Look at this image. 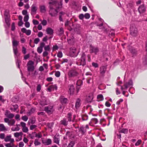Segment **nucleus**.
Wrapping results in <instances>:
<instances>
[{
  "label": "nucleus",
  "mask_w": 147,
  "mask_h": 147,
  "mask_svg": "<svg viewBox=\"0 0 147 147\" xmlns=\"http://www.w3.org/2000/svg\"><path fill=\"white\" fill-rule=\"evenodd\" d=\"M63 54L61 52H59L58 53L57 56L58 57L61 58L62 57Z\"/></svg>",
  "instance_id": "4d7b16f0"
},
{
  "label": "nucleus",
  "mask_w": 147,
  "mask_h": 147,
  "mask_svg": "<svg viewBox=\"0 0 147 147\" xmlns=\"http://www.w3.org/2000/svg\"><path fill=\"white\" fill-rule=\"evenodd\" d=\"M74 88L73 85H70L69 87V92L70 94H73L74 91Z\"/></svg>",
  "instance_id": "6ab92c4d"
},
{
  "label": "nucleus",
  "mask_w": 147,
  "mask_h": 147,
  "mask_svg": "<svg viewBox=\"0 0 147 147\" xmlns=\"http://www.w3.org/2000/svg\"><path fill=\"white\" fill-rule=\"evenodd\" d=\"M40 103L41 105L44 106L47 105L48 103L46 99L45 98L41 101Z\"/></svg>",
  "instance_id": "a878e982"
},
{
  "label": "nucleus",
  "mask_w": 147,
  "mask_h": 147,
  "mask_svg": "<svg viewBox=\"0 0 147 147\" xmlns=\"http://www.w3.org/2000/svg\"><path fill=\"white\" fill-rule=\"evenodd\" d=\"M32 22L34 25H37L39 24V22L37 20H33Z\"/></svg>",
  "instance_id": "052dcab7"
},
{
  "label": "nucleus",
  "mask_w": 147,
  "mask_h": 147,
  "mask_svg": "<svg viewBox=\"0 0 147 147\" xmlns=\"http://www.w3.org/2000/svg\"><path fill=\"white\" fill-rule=\"evenodd\" d=\"M133 85V82L132 80H129L128 82L125 84L124 85L125 88L127 89L130 86H132Z\"/></svg>",
  "instance_id": "f3484780"
},
{
  "label": "nucleus",
  "mask_w": 147,
  "mask_h": 147,
  "mask_svg": "<svg viewBox=\"0 0 147 147\" xmlns=\"http://www.w3.org/2000/svg\"><path fill=\"white\" fill-rule=\"evenodd\" d=\"M18 125H20L17 124L16 125V127H15V128H14V127H12L11 128V130L13 131H19L20 130V128L18 127Z\"/></svg>",
  "instance_id": "c756f323"
},
{
  "label": "nucleus",
  "mask_w": 147,
  "mask_h": 147,
  "mask_svg": "<svg viewBox=\"0 0 147 147\" xmlns=\"http://www.w3.org/2000/svg\"><path fill=\"white\" fill-rule=\"evenodd\" d=\"M42 136V134L41 132L36 133L35 132V137L38 138H41Z\"/></svg>",
  "instance_id": "c9c22d12"
},
{
  "label": "nucleus",
  "mask_w": 147,
  "mask_h": 147,
  "mask_svg": "<svg viewBox=\"0 0 147 147\" xmlns=\"http://www.w3.org/2000/svg\"><path fill=\"white\" fill-rule=\"evenodd\" d=\"M143 63L145 65H147V55L145 56L143 59Z\"/></svg>",
  "instance_id": "2f4dec72"
},
{
  "label": "nucleus",
  "mask_w": 147,
  "mask_h": 147,
  "mask_svg": "<svg viewBox=\"0 0 147 147\" xmlns=\"http://www.w3.org/2000/svg\"><path fill=\"white\" fill-rule=\"evenodd\" d=\"M80 131H81L82 133L83 134H84L85 132L86 131V130L83 127H81L80 128Z\"/></svg>",
  "instance_id": "a19ab883"
},
{
  "label": "nucleus",
  "mask_w": 147,
  "mask_h": 147,
  "mask_svg": "<svg viewBox=\"0 0 147 147\" xmlns=\"http://www.w3.org/2000/svg\"><path fill=\"white\" fill-rule=\"evenodd\" d=\"M93 97L92 94H90L86 98V101L88 102H92Z\"/></svg>",
  "instance_id": "a211bd4d"
},
{
  "label": "nucleus",
  "mask_w": 147,
  "mask_h": 147,
  "mask_svg": "<svg viewBox=\"0 0 147 147\" xmlns=\"http://www.w3.org/2000/svg\"><path fill=\"white\" fill-rule=\"evenodd\" d=\"M40 8L41 12L44 13L46 12V7L45 5H42L40 6Z\"/></svg>",
  "instance_id": "b1692460"
},
{
  "label": "nucleus",
  "mask_w": 147,
  "mask_h": 147,
  "mask_svg": "<svg viewBox=\"0 0 147 147\" xmlns=\"http://www.w3.org/2000/svg\"><path fill=\"white\" fill-rule=\"evenodd\" d=\"M141 142V140H138L136 143L135 145L136 146H137L140 145Z\"/></svg>",
  "instance_id": "69168bd1"
},
{
  "label": "nucleus",
  "mask_w": 147,
  "mask_h": 147,
  "mask_svg": "<svg viewBox=\"0 0 147 147\" xmlns=\"http://www.w3.org/2000/svg\"><path fill=\"white\" fill-rule=\"evenodd\" d=\"M13 45V46H17L18 45L19 42L16 40H14L12 42Z\"/></svg>",
  "instance_id": "58836bf2"
},
{
  "label": "nucleus",
  "mask_w": 147,
  "mask_h": 147,
  "mask_svg": "<svg viewBox=\"0 0 147 147\" xmlns=\"http://www.w3.org/2000/svg\"><path fill=\"white\" fill-rule=\"evenodd\" d=\"M107 68V66H102L100 68V73L102 75H103L105 73Z\"/></svg>",
  "instance_id": "4468645a"
},
{
  "label": "nucleus",
  "mask_w": 147,
  "mask_h": 147,
  "mask_svg": "<svg viewBox=\"0 0 147 147\" xmlns=\"http://www.w3.org/2000/svg\"><path fill=\"white\" fill-rule=\"evenodd\" d=\"M11 135L7 136L4 138V141L6 142H10V143L6 144L5 146L6 147H14L15 145L14 143L15 142L13 138H12Z\"/></svg>",
  "instance_id": "f257e3e1"
},
{
  "label": "nucleus",
  "mask_w": 147,
  "mask_h": 147,
  "mask_svg": "<svg viewBox=\"0 0 147 147\" xmlns=\"http://www.w3.org/2000/svg\"><path fill=\"white\" fill-rule=\"evenodd\" d=\"M0 130L1 131H7V129L3 124H0Z\"/></svg>",
  "instance_id": "aec40b11"
},
{
  "label": "nucleus",
  "mask_w": 147,
  "mask_h": 147,
  "mask_svg": "<svg viewBox=\"0 0 147 147\" xmlns=\"http://www.w3.org/2000/svg\"><path fill=\"white\" fill-rule=\"evenodd\" d=\"M5 16V23L8 26H9L10 23V16L9 14V11L7 10H5L4 14Z\"/></svg>",
  "instance_id": "423d86ee"
},
{
  "label": "nucleus",
  "mask_w": 147,
  "mask_h": 147,
  "mask_svg": "<svg viewBox=\"0 0 147 147\" xmlns=\"http://www.w3.org/2000/svg\"><path fill=\"white\" fill-rule=\"evenodd\" d=\"M76 52V49L74 47H72L70 48V52L73 53H75Z\"/></svg>",
  "instance_id": "7c9ffc66"
},
{
  "label": "nucleus",
  "mask_w": 147,
  "mask_h": 147,
  "mask_svg": "<svg viewBox=\"0 0 147 147\" xmlns=\"http://www.w3.org/2000/svg\"><path fill=\"white\" fill-rule=\"evenodd\" d=\"M46 32L48 34L50 35L53 34V30L50 28H48L46 29Z\"/></svg>",
  "instance_id": "412c9836"
},
{
  "label": "nucleus",
  "mask_w": 147,
  "mask_h": 147,
  "mask_svg": "<svg viewBox=\"0 0 147 147\" xmlns=\"http://www.w3.org/2000/svg\"><path fill=\"white\" fill-rule=\"evenodd\" d=\"M58 3L57 0H51V1L49 3V4H51L52 5H55L56 6V4Z\"/></svg>",
  "instance_id": "c85d7f7f"
},
{
  "label": "nucleus",
  "mask_w": 147,
  "mask_h": 147,
  "mask_svg": "<svg viewBox=\"0 0 147 147\" xmlns=\"http://www.w3.org/2000/svg\"><path fill=\"white\" fill-rule=\"evenodd\" d=\"M36 127L37 126L36 125H32L30 126V128L31 130H32L36 128Z\"/></svg>",
  "instance_id": "8fccbe9b"
},
{
  "label": "nucleus",
  "mask_w": 147,
  "mask_h": 147,
  "mask_svg": "<svg viewBox=\"0 0 147 147\" xmlns=\"http://www.w3.org/2000/svg\"><path fill=\"white\" fill-rule=\"evenodd\" d=\"M37 7L36 5L33 4L31 7V14L34 15L36 13Z\"/></svg>",
  "instance_id": "9b49d317"
},
{
  "label": "nucleus",
  "mask_w": 147,
  "mask_h": 147,
  "mask_svg": "<svg viewBox=\"0 0 147 147\" xmlns=\"http://www.w3.org/2000/svg\"><path fill=\"white\" fill-rule=\"evenodd\" d=\"M24 144L22 142H20L19 144V147H23L24 146Z\"/></svg>",
  "instance_id": "0e129e2a"
},
{
  "label": "nucleus",
  "mask_w": 147,
  "mask_h": 147,
  "mask_svg": "<svg viewBox=\"0 0 147 147\" xmlns=\"http://www.w3.org/2000/svg\"><path fill=\"white\" fill-rule=\"evenodd\" d=\"M80 100L79 98L78 99L76 103L75 107L76 108H77L80 106Z\"/></svg>",
  "instance_id": "cd10ccee"
},
{
  "label": "nucleus",
  "mask_w": 147,
  "mask_h": 147,
  "mask_svg": "<svg viewBox=\"0 0 147 147\" xmlns=\"http://www.w3.org/2000/svg\"><path fill=\"white\" fill-rule=\"evenodd\" d=\"M78 74V73L76 70L72 69L69 71L68 73V75L69 78H73L76 77Z\"/></svg>",
  "instance_id": "6e6552de"
},
{
  "label": "nucleus",
  "mask_w": 147,
  "mask_h": 147,
  "mask_svg": "<svg viewBox=\"0 0 147 147\" xmlns=\"http://www.w3.org/2000/svg\"><path fill=\"white\" fill-rule=\"evenodd\" d=\"M34 63L31 60L29 61L27 63V70L28 71L32 72L35 69L34 66Z\"/></svg>",
  "instance_id": "39448f33"
},
{
  "label": "nucleus",
  "mask_w": 147,
  "mask_h": 147,
  "mask_svg": "<svg viewBox=\"0 0 147 147\" xmlns=\"http://www.w3.org/2000/svg\"><path fill=\"white\" fill-rule=\"evenodd\" d=\"M42 51V47H39L37 48V51L39 53H41Z\"/></svg>",
  "instance_id": "de8ad7c7"
},
{
  "label": "nucleus",
  "mask_w": 147,
  "mask_h": 147,
  "mask_svg": "<svg viewBox=\"0 0 147 147\" xmlns=\"http://www.w3.org/2000/svg\"><path fill=\"white\" fill-rule=\"evenodd\" d=\"M5 115L9 119L13 118L14 116L13 114L10 113L9 111L7 110H6L5 111Z\"/></svg>",
  "instance_id": "ddd939ff"
},
{
  "label": "nucleus",
  "mask_w": 147,
  "mask_h": 147,
  "mask_svg": "<svg viewBox=\"0 0 147 147\" xmlns=\"http://www.w3.org/2000/svg\"><path fill=\"white\" fill-rule=\"evenodd\" d=\"M44 110L48 114H51L53 113L54 111L53 106L49 105L45 108Z\"/></svg>",
  "instance_id": "0eeeda50"
},
{
  "label": "nucleus",
  "mask_w": 147,
  "mask_h": 147,
  "mask_svg": "<svg viewBox=\"0 0 147 147\" xmlns=\"http://www.w3.org/2000/svg\"><path fill=\"white\" fill-rule=\"evenodd\" d=\"M41 143L38 141V139H35L34 141V144L35 146L39 145Z\"/></svg>",
  "instance_id": "72a5a7b5"
},
{
  "label": "nucleus",
  "mask_w": 147,
  "mask_h": 147,
  "mask_svg": "<svg viewBox=\"0 0 147 147\" xmlns=\"http://www.w3.org/2000/svg\"><path fill=\"white\" fill-rule=\"evenodd\" d=\"M54 141L55 143L57 144H58L59 142V139L55 136L54 138Z\"/></svg>",
  "instance_id": "09e8293b"
},
{
  "label": "nucleus",
  "mask_w": 147,
  "mask_h": 147,
  "mask_svg": "<svg viewBox=\"0 0 147 147\" xmlns=\"http://www.w3.org/2000/svg\"><path fill=\"white\" fill-rule=\"evenodd\" d=\"M138 30L135 25L131 24L130 27V34L132 36H136L137 35Z\"/></svg>",
  "instance_id": "20e7f679"
},
{
  "label": "nucleus",
  "mask_w": 147,
  "mask_h": 147,
  "mask_svg": "<svg viewBox=\"0 0 147 147\" xmlns=\"http://www.w3.org/2000/svg\"><path fill=\"white\" fill-rule=\"evenodd\" d=\"M55 75L56 77H59L60 75V73L59 71H57L55 72Z\"/></svg>",
  "instance_id": "338daca9"
},
{
  "label": "nucleus",
  "mask_w": 147,
  "mask_h": 147,
  "mask_svg": "<svg viewBox=\"0 0 147 147\" xmlns=\"http://www.w3.org/2000/svg\"><path fill=\"white\" fill-rule=\"evenodd\" d=\"M51 140L50 139H48L45 141L42 140V143L45 145H48L51 144Z\"/></svg>",
  "instance_id": "dca6fc26"
},
{
  "label": "nucleus",
  "mask_w": 147,
  "mask_h": 147,
  "mask_svg": "<svg viewBox=\"0 0 147 147\" xmlns=\"http://www.w3.org/2000/svg\"><path fill=\"white\" fill-rule=\"evenodd\" d=\"M5 135L4 133H2L0 134V138L1 139L5 138Z\"/></svg>",
  "instance_id": "774afa93"
},
{
  "label": "nucleus",
  "mask_w": 147,
  "mask_h": 147,
  "mask_svg": "<svg viewBox=\"0 0 147 147\" xmlns=\"http://www.w3.org/2000/svg\"><path fill=\"white\" fill-rule=\"evenodd\" d=\"M29 120L30 121L31 123L32 124L34 123L35 122V118L33 117L30 118Z\"/></svg>",
  "instance_id": "79ce46f5"
},
{
  "label": "nucleus",
  "mask_w": 147,
  "mask_h": 147,
  "mask_svg": "<svg viewBox=\"0 0 147 147\" xmlns=\"http://www.w3.org/2000/svg\"><path fill=\"white\" fill-rule=\"evenodd\" d=\"M81 28L79 24H77L74 28L75 32H76L77 33L80 34L81 32Z\"/></svg>",
  "instance_id": "2eb2a0df"
},
{
  "label": "nucleus",
  "mask_w": 147,
  "mask_h": 147,
  "mask_svg": "<svg viewBox=\"0 0 147 147\" xmlns=\"http://www.w3.org/2000/svg\"><path fill=\"white\" fill-rule=\"evenodd\" d=\"M23 141L25 143H27L29 141L28 140L26 137H24L23 139Z\"/></svg>",
  "instance_id": "e2e57ef3"
},
{
  "label": "nucleus",
  "mask_w": 147,
  "mask_h": 147,
  "mask_svg": "<svg viewBox=\"0 0 147 147\" xmlns=\"http://www.w3.org/2000/svg\"><path fill=\"white\" fill-rule=\"evenodd\" d=\"M61 123L65 126L67 125V124L66 119H64L61 121Z\"/></svg>",
  "instance_id": "f704fd0d"
},
{
  "label": "nucleus",
  "mask_w": 147,
  "mask_h": 147,
  "mask_svg": "<svg viewBox=\"0 0 147 147\" xmlns=\"http://www.w3.org/2000/svg\"><path fill=\"white\" fill-rule=\"evenodd\" d=\"M15 28V23L14 22H13L11 25V30L12 31H14Z\"/></svg>",
  "instance_id": "13d9d810"
},
{
  "label": "nucleus",
  "mask_w": 147,
  "mask_h": 147,
  "mask_svg": "<svg viewBox=\"0 0 147 147\" xmlns=\"http://www.w3.org/2000/svg\"><path fill=\"white\" fill-rule=\"evenodd\" d=\"M41 24L43 26H45L47 24V21L45 20H43Z\"/></svg>",
  "instance_id": "680f3d73"
},
{
  "label": "nucleus",
  "mask_w": 147,
  "mask_h": 147,
  "mask_svg": "<svg viewBox=\"0 0 147 147\" xmlns=\"http://www.w3.org/2000/svg\"><path fill=\"white\" fill-rule=\"evenodd\" d=\"M92 65L95 68L98 67V64L95 63L93 62L92 63Z\"/></svg>",
  "instance_id": "bf43d9fd"
},
{
  "label": "nucleus",
  "mask_w": 147,
  "mask_h": 147,
  "mask_svg": "<svg viewBox=\"0 0 147 147\" xmlns=\"http://www.w3.org/2000/svg\"><path fill=\"white\" fill-rule=\"evenodd\" d=\"M97 99L98 101H102L104 99L103 96L101 94H99L97 96Z\"/></svg>",
  "instance_id": "bb28decb"
},
{
  "label": "nucleus",
  "mask_w": 147,
  "mask_h": 147,
  "mask_svg": "<svg viewBox=\"0 0 147 147\" xmlns=\"http://www.w3.org/2000/svg\"><path fill=\"white\" fill-rule=\"evenodd\" d=\"M5 123H7L9 126H13L14 125L16 121L14 119H9L8 118H5L4 119Z\"/></svg>",
  "instance_id": "1a4fd4ad"
},
{
  "label": "nucleus",
  "mask_w": 147,
  "mask_h": 147,
  "mask_svg": "<svg viewBox=\"0 0 147 147\" xmlns=\"http://www.w3.org/2000/svg\"><path fill=\"white\" fill-rule=\"evenodd\" d=\"M41 89V86L40 84H38V85L37 87L36 90L38 92H39L40 90Z\"/></svg>",
  "instance_id": "5fc2aeb1"
},
{
  "label": "nucleus",
  "mask_w": 147,
  "mask_h": 147,
  "mask_svg": "<svg viewBox=\"0 0 147 147\" xmlns=\"http://www.w3.org/2000/svg\"><path fill=\"white\" fill-rule=\"evenodd\" d=\"M54 86H53V85L50 86L49 87L47 88V90L49 92H51L52 91L54 90L53 87Z\"/></svg>",
  "instance_id": "37998d69"
},
{
  "label": "nucleus",
  "mask_w": 147,
  "mask_h": 147,
  "mask_svg": "<svg viewBox=\"0 0 147 147\" xmlns=\"http://www.w3.org/2000/svg\"><path fill=\"white\" fill-rule=\"evenodd\" d=\"M82 119L83 121L87 120L88 119V116L86 114H84L82 115Z\"/></svg>",
  "instance_id": "473e14b6"
},
{
  "label": "nucleus",
  "mask_w": 147,
  "mask_h": 147,
  "mask_svg": "<svg viewBox=\"0 0 147 147\" xmlns=\"http://www.w3.org/2000/svg\"><path fill=\"white\" fill-rule=\"evenodd\" d=\"M75 143L74 141H71L68 144L67 147H73Z\"/></svg>",
  "instance_id": "ea45409f"
},
{
  "label": "nucleus",
  "mask_w": 147,
  "mask_h": 147,
  "mask_svg": "<svg viewBox=\"0 0 147 147\" xmlns=\"http://www.w3.org/2000/svg\"><path fill=\"white\" fill-rule=\"evenodd\" d=\"M86 55L84 53H83L80 59L77 62V64L79 65H82L84 66L86 64Z\"/></svg>",
  "instance_id": "f03ea898"
},
{
  "label": "nucleus",
  "mask_w": 147,
  "mask_h": 147,
  "mask_svg": "<svg viewBox=\"0 0 147 147\" xmlns=\"http://www.w3.org/2000/svg\"><path fill=\"white\" fill-rule=\"evenodd\" d=\"M146 10V7L144 4L141 5L138 8V11L140 13H144L145 12Z\"/></svg>",
  "instance_id": "f8f14e48"
},
{
  "label": "nucleus",
  "mask_w": 147,
  "mask_h": 147,
  "mask_svg": "<svg viewBox=\"0 0 147 147\" xmlns=\"http://www.w3.org/2000/svg\"><path fill=\"white\" fill-rule=\"evenodd\" d=\"M23 135V133L22 132H16L14 134V136L15 137L18 138L20 136L22 137Z\"/></svg>",
  "instance_id": "5701e85b"
},
{
  "label": "nucleus",
  "mask_w": 147,
  "mask_h": 147,
  "mask_svg": "<svg viewBox=\"0 0 147 147\" xmlns=\"http://www.w3.org/2000/svg\"><path fill=\"white\" fill-rule=\"evenodd\" d=\"M119 131L121 133L126 134L128 132V129H122L120 130Z\"/></svg>",
  "instance_id": "e433bc0d"
},
{
  "label": "nucleus",
  "mask_w": 147,
  "mask_h": 147,
  "mask_svg": "<svg viewBox=\"0 0 147 147\" xmlns=\"http://www.w3.org/2000/svg\"><path fill=\"white\" fill-rule=\"evenodd\" d=\"M18 106L17 105H13L10 108L11 110L13 111H16L18 109Z\"/></svg>",
  "instance_id": "393cba45"
},
{
  "label": "nucleus",
  "mask_w": 147,
  "mask_h": 147,
  "mask_svg": "<svg viewBox=\"0 0 147 147\" xmlns=\"http://www.w3.org/2000/svg\"><path fill=\"white\" fill-rule=\"evenodd\" d=\"M22 128V130L23 132L24 133H27L28 131V127L26 126V123L23 122H21L20 124Z\"/></svg>",
  "instance_id": "9d476101"
},
{
  "label": "nucleus",
  "mask_w": 147,
  "mask_h": 147,
  "mask_svg": "<svg viewBox=\"0 0 147 147\" xmlns=\"http://www.w3.org/2000/svg\"><path fill=\"white\" fill-rule=\"evenodd\" d=\"M22 119L25 121H26L28 119V117L24 115L22 117Z\"/></svg>",
  "instance_id": "49530a36"
},
{
  "label": "nucleus",
  "mask_w": 147,
  "mask_h": 147,
  "mask_svg": "<svg viewBox=\"0 0 147 147\" xmlns=\"http://www.w3.org/2000/svg\"><path fill=\"white\" fill-rule=\"evenodd\" d=\"M60 34H62L63 33L64 31L63 28H60L59 30Z\"/></svg>",
  "instance_id": "864d4df0"
},
{
  "label": "nucleus",
  "mask_w": 147,
  "mask_h": 147,
  "mask_svg": "<svg viewBox=\"0 0 147 147\" xmlns=\"http://www.w3.org/2000/svg\"><path fill=\"white\" fill-rule=\"evenodd\" d=\"M56 7V9H54L52 6H49V14L52 17L56 16L57 15L58 12L57 9H59L60 7Z\"/></svg>",
  "instance_id": "7ed1b4c3"
},
{
  "label": "nucleus",
  "mask_w": 147,
  "mask_h": 147,
  "mask_svg": "<svg viewBox=\"0 0 147 147\" xmlns=\"http://www.w3.org/2000/svg\"><path fill=\"white\" fill-rule=\"evenodd\" d=\"M29 19V16L28 15H26L24 18V21L25 22H27Z\"/></svg>",
  "instance_id": "603ef678"
},
{
  "label": "nucleus",
  "mask_w": 147,
  "mask_h": 147,
  "mask_svg": "<svg viewBox=\"0 0 147 147\" xmlns=\"http://www.w3.org/2000/svg\"><path fill=\"white\" fill-rule=\"evenodd\" d=\"M29 136L31 139H33L34 137H35V132H32L31 134H29Z\"/></svg>",
  "instance_id": "c03bdc74"
},
{
  "label": "nucleus",
  "mask_w": 147,
  "mask_h": 147,
  "mask_svg": "<svg viewBox=\"0 0 147 147\" xmlns=\"http://www.w3.org/2000/svg\"><path fill=\"white\" fill-rule=\"evenodd\" d=\"M84 17L86 19H88L90 17V15L88 13H86L84 15Z\"/></svg>",
  "instance_id": "6e6d98bb"
},
{
  "label": "nucleus",
  "mask_w": 147,
  "mask_h": 147,
  "mask_svg": "<svg viewBox=\"0 0 147 147\" xmlns=\"http://www.w3.org/2000/svg\"><path fill=\"white\" fill-rule=\"evenodd\" d=\"M36 109L35 108H32L30 111L27 112V114L28 115H30L31 114L34 113L36 111Z\"/></svg>",
  "instance_id": "4be33fe9"
},
{
  "label": "nucleus",
  "mask_w": 147,
  "mask_h": 147,
  "mask_svg": "<svg viewBox=\"0 0 147 147\" xmlns=\"http://www.w3.org/2000/svg\"><path fill=\"white\" fill-rule=\"evenodd\" d=\"M91 50L92 51V52H94L96 53L98 51V49L96 47L93 48Z\"/></svg>",
  "instance_id": "a18cd8bd"
},
{
  "label": "nucleus",
  "mask_w": 147,
  "mask_h": 147,
  "mask_svg": "<svg viewBox=\"0 0 147 147\" xmlns=\"http://www.w3.org/2000/svg\"><path fill=\"white\" fill-rule=\"evenodd\" d=\"M61 101L62 103H66L67 101V99L66 98H62L61 99Z\"/></svg>",
  "instance_id": "4c0bfd02"
},
{
  "label": "nucleus",
  "mask_w": 147,
  "mask_h": 147,
  "mask_svg": "<svg viewBox=\"0 0 147 147\" xmlns=\"http://www.w3.org/2000/svg\"><path fill=\"white\" fill-rule=\"evenodd\" d=\"M98 122V120L95 118H92L91 119V122L94 123V124H96Z\"/></svg>",
  "instance_id": "3c124183"
}]
</instances>
